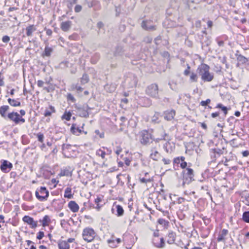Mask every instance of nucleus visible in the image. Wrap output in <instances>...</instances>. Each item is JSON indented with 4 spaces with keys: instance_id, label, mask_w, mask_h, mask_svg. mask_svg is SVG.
<instances>
[{
    "instance_id": "1",
    "label": "nucleus",
    "mask_w": 249,
    "mask_h": 249,
    "mask_svg": "<svg viewBox=\"0 0 249 249\" xmlns=\"http://www.w3.org/2000/svg\"><path fill=\"white\" fill-rule=\"evenodd\" d=\"M10 107L8 105H3L0 107V115L5 120H9L16 124H23L25 122L24 118L20 116L17 112L12 111L7 114Z\"/></svg>"
},
{
    "instance_id": "2",
    "label": "nucleus",
    "mask_w": 249,
    "mask_h": 249,
    "mask_svg": "<svg viewBox=\"0 0 249 249\" xmlns=\"http://www.w3.org/2000/svg\"><path fill=\"white\" fill-rule=\"evenodd\" d=\"M153 130L152 129H143L139 132L138 136L140 143L144 146L149 145L153 142Z\"/></svg>"
},
{
    "instance_id": "3",
    "label": "nucleus",
    "mask_w": 249,
    "mask_h": 249,
    "mask_svg": "<svg viewBox=\"0 0 249 249\" xmlns=\"http://www.w3.org/2000/svg\"><path fill=\"white\" fill-rule=\"evenodd\" d=\"M210 68L207 64H202L197 69L198 74L204 82H211L213 79V74L210 72Z\"/></svg>"
},
{
    "instance_id": "4",
    "label": "nucleus",
    "mask_w": 249,
    "mask_h": 249,
    "mask_svg": "<svg viewBox=\"0 0 249 249\" xmlns=\"http://www.w3.org/2000/svg\"><path fill=\"white\" fill-rule=\"evenodd\" d=\"M183 182L182 185L184 187L185 184H189L194 180V172L189 166L183 170L181 173Z\"/></svg>"
},
{
    "instance_id": "5",
    "label": "nucleus",
    "mask_w": 249,
    "mask_h": 249,
    "mask_svg": "<svg viewBox=\"0 0 249 249\" xmlns=\"http://www.w3.org/2000/svg\"><path fill=\"white\" fill-rule=\"evenodd\" d=\"M145 93L153 98L160 99L159 87L157 84L153 83L147 86L145 89Z\"/></svg>"
},
{
    "instance_id": "6",
    "label": "nucleus",
    "mask_w": 249,
    "mask_h": 249,
    "mask_svg": "<svg viewBox=\"0 0 249 249\" xmlns=\"http://www.w3.org/2000/svg\"><path fill=\"white\" fill-rule=\"evenodd\" d=\"M227 151L225 147L222 149L218 148H211L210 149L209 154L212 160V162H215L216 159L221 155L227 153Z\"/></svg>"
},
{
    "instance_id": "7",
    "label": "nucleus",
    "mask_w": 249,
    "mask_h": 249,
    "mask_svg": "<svg viewBox=\"0 0 249 249\" xmlns=\"http://www.w3.org/2000/svg\"><path fill=\"white\" fill-rule=\"evenodd\" d=\"M36 196L40 201L47 200L49 192L45 187H41L39 190L37 189L35 193Z\"/></svg>"
},
{
    "instance_id": "8",
    "label": "nucleus",
    "mask_w": 249,
    "mask_h": 249,
    "mask_svg": "<svg viewBox=\"0 0 249 249\" xmlns=\"http://www.w3.org/2000/svg\"><path fill=\"white\" fill-rule=\"evenodd\" d=\"M95 232L92 228H86L83 231V239L88 242L92 241L95 236Z\"/></svg>"
},
{
    "instance_id": "9",
    "label": "nucleus",
    "mask_w": 249,
    "mask_h": 249,
    "mask_svg": "<svg viewBox=\"0 0 249 249\" xmlns=\"http://www.w3.org/2000/svg\"><path fill=\"white\" fill-rule=\"evenodd\" d=\"M137 82V77L133 73H128L124 79V83L128 86L129 88L135 87Z\"/></svg>"
},
{
    "instance_id": "10",
    "label": "nucleus",
    "mask_w": 249,
    "mask_h": 249,
    "mask_svg": "<svg viewBox=\"0 0 249 249\" xmlns=\"http://www.w3.org/2000/svg\"><path fill=\"white\" fill-rule=\"evenodd\" d=\"M235 56L237 61V67L239 66H248L249 65V59L239 53L238 50L236 51Z\"/></svg>"
},
{
    "instance_id": "11",
    "label": "nucleus",
    "mask_w": 249,
    "mask_h": 249,
    "mask_svg": "<svg viewBox=\"0 0 249 249\" xmlns=\"http://www.w3.org/2000/svg\"><path fill=\"white\" fill-rule=\"evenodd\" d=\"M0 169L4 173L9 172L13 168L12 163L7 160H1L0 161Z\"/></svg>"
},
{
    "instance_id": "12",
    "label": "nucleus",
    "mask_w": 249,
    "mask_h": 249,
    "mask_svg": "<svg viewBox=\"0 0 249 249\" xmlns=\"http://www.w3.org/2000/svg\"><path fill=\"white\" fill-rule=\"evenodd\" d=\"M22 220L25 223L29 225L31 229H35L37 226V221H35L33 217L28 215L24 216L22 218Z\"/></svg>"
},
{
    "instance_id": "13",
    "label": "nucleus",
    "mask_w": 249,
    "mask_h": 249,
    "mask_svg": "<svg viewBox=\"0 0 249 249\" xmlns=\"http://www.w3.org/2000/svg\"><path fill=\"white\" fill-rule=\"evenodd\" d=\"M91 108L88 105H83L82 107L78 108L79 112V115L81 117L88 118L89 116V110Z\"/></svg>"
},
{
    "instance_id": "14",
    "label": "nucleus",
    "mask_w": 249,
    "mask_h": 249,
    "mask_svg": "<svg viewBox=\"0 0 249 249\" xmlns=\"http://www.w3.org/2000/svg\"><path fill=\"white\" fill-rule=\"evenodd\" d=\"M142 27L147 31H152L156 29V26L151 24L150 21L143 20L141 24Z\"/></svg>"
},
{
    "instance_id": "15",
    "label": "nucleus",
    "mask_w": 249,
    "mask_h": 249,
    "mask_svg": "<svg viewBox=\"0 0 249 249\" xmlns=\"http://www.w3.org/2000/svg\"><path fill=\"white\" fill-rule=\"evenodd\" d=\"M152 242L154 246L157 248L162 249L164 248L165 246V240L163 237L160 238V242H158L156 238H154Z\"/></svg>"
},
{
    "instance_id": "16",
    "label": "nucleus",
    "mask_w": 249,
    "mask_h": 249,
    "mask_svg": "<svg viewBox=\"0 0 249 249\" xmlns=\"http://www.w3.org/2000/svg\"><path fill=\"white\" fill-rule=\"evenodd\" d=\"M125 52L124 46L121 45H118L115 49L113 54L115 56H122Z\"/></svg>"
},
{
    "instance_id": "17",
    "label": "nucleus",
    "mask_w": 249,
    "mask_h": 249,
    "mask_svg": "<svg viewBox=\"0 0 249 249\" xmlns=\"http://www.w3.org/2000/svg\"><path fill=\"white\" fill-rule=\"evenodd\" d=\"M167 242L169 244H173L175 243L176 238V233L173 231H169L167 234Z\"/></svg>"
},
{
    "instance_id": "18",
    "label": "nucleus",
    "mask_w": 249,
    "mask_h": 249,
    "mask_svg": "<svg viewBox=\"0 0 249 249\" xmlns=\"http://www.w3.org/2000/svg\"><path fill=\"white\" fill-rule=\"evenodd\" d=\"M200 41L202 45V47L204 46H209L211 43L210 38L207 36L202 35L200 38Z\"/></svg>"
},
{
    "instance_id": "19",
    "label": "nucleus",
    "mask_w": 249,
    "mask_h": 249,
    "mask_svg": "<svg viewBox=\"0 0 249 249\" xmlns=\"http://www.w3.org/2000/svg\"><path fill=\"white\" fill-rule=\"evenodd\" d=\"M36 30V28L34 25H30L25 28L26 36H32L33 33Z\"/></svg>"
},
{
    "instance_id": "20",
    "label": "nucleus",
    "mask_w": 249,
    "mask_h": 249,
    "mask_svg": "<svg viewBox=\"0 0 249 249\" xmlns=\"http://www.w3.org/2000/svg\"><path fill=\"white\" fill-rule=\"evenodd\" d=\"M72 22L71 21L68 20L62 22L60 25V28L64 32H68L71 26Z\"/></svg>"
},
{
    "instance_id": "21",
    "label": "nucleus",
    "mask_w": 249,
    "mask_h": 249,
    "mask_svg": "<svg viewBox=\"0 0 249 249\" xmlns=\"http://www.w3.org/2000/svg\"><path fill=\"white\" fill-rule=\"evenodd\" d=\"M175 115V111L174 110H167L164 112V118L167 121H171L174 118Z\"/></svg>"
},
{
    "instance_id": "22",
    "label": "nucleus",
    "mask_w": 249,
    "mask_h": 249,
    "mask_svg": "<svg viewBox=\"0 0 249 249\" xmlns=\"http://www.w3.org/2000/svg\"><path fill=\"white\" fill-rule=\"evenodd\" d=\"M151 154L150 157L154 160L158 161L160 157V154L157 151L155 150V148H152L151 150Z\"/></svg>"
},
{
    "instance_id": "23",
    "label": "nucleus",
    "mask_w": 249,
    "mask_h": 249,
    "mask_svg": "<svg viewBox=\"0 0 249 249\" xmlns=\"http://www.w3.org/2000/svg\"><path fill=\"white\" fill-rule=\"evenodd\" d=\"M68 207L70 209L73 213H76L79 210L78 204L74 201H71L68 204Z\"/></svg>"
},
{
    "instance_id": "24",
    "label": "nucleus",
    "mask_w": 249,
    "mask_h": 249,
    "mask_svg": "<svg viewBox=\"0 0 249 249\" xmlns=\"http://www.w3.org/2000/svg\"><path fill=\"white\" fill-rule=\"evenodd\" d=\"M39 222L41 223L42 226L44 227L48 226L51 222V218L48 215H45L42 219L39 220Z\"/></svg>"
},
{
    "instance_id": "25",
    "label": "nucleus",
    "mask_w": 249,
    "mask_h": 249,
    "mask_svg": "<svg viewBox=\"0 0 249 249\" xmlns=\"http://www.w3.org/2000/svg\"><path fill=\"white\" fill-rule=\"evenodd\" d=\"M71 131L72 134L76 135H79V134H81L82 132L80 128L78 127L75 124H72L71 127Z\"/></svg>"
},
{
    "instance_id": "26",
    "label": "nucleus",
    "mask_w": 249,
    "mask_h": 249,
    "mask_svg": "<svg viewBox=\"0 0 249 249\" xmlns=\"http://www.w3.org/2000/svg\"><path fill=\"white\" fill-rule=\"evenodd\" d=\"M72 175V171L70 167H68L62 170L59 174L60 176H71Z\"/></svg>"
},
{
    "instance_id": "27",
    "label": "nucleus",
    "mask_w": 249,
    "mask_h": 249,
    "mask_svg": "<svg viewBox=\"0 0 249 249\" xmlns=\"http://www.w3.org/2000/svg\"><path fill=\"white\" fill-rule=\"evenodd\" d=\"M228 231L226 229H223L221 231L217 238V240L218 242L224 241L225 240V237L228 234Z\"/></svg>"
},
{
    "instance_id": "28",
    "label": "nucleus",
    "mask_w": 249,
    "mask_h": 249,
    "mask_svg": "<svg viewBox=\"0 0 249 249\" xmlns=\"http://www.w3.org/2000/svg\"><path fill=\"white\" fill-rule=\"evenodd\" d=\"M59 249H70V246L66 241H59L58 243Z\"/></svg>"
},
{
    "instance_id": "29",
    "label": "nucleus",
    "mask_w": 249,
    "mask_h": 249,
    "mask_svg": "<svg viewBox=\"0 0 249 249\" xmlns=\"http://www.w3.org/2000/svg\"><path fill=\"white\" fill-rule=\"evenodd\" d=\"M7 101L8 103L10 104V105L12 107H19L21 106L20 102L15 99L8 98Z\"/></svg>"
},
{
    "instance_id": "30",
    "label": "nucleus",
    "mask_w": 249,
    "mask_h": 249,
    "mask_svg": "<svg viewBox=\"0 0 249 249\" xmlns=\"http://www.w3.org/2000/svg\"><path fill=\"white\" fill-rule=\"evenodd\" d=\"M55 112V108L54 107L52 106H49V109H46L45 110L44 113V115L45 117H48L51 116L52 113H54Z\"/></svg>"
},
{
    "instance_id": "31",
    "label": "nucleus",
    "mask_w": 249,
    "mask_h": 249,
    "mask_svg": "<svg viewBox=\"0 0 249 249\" xmlns=\"http://www.w3.org/2000/svg\"><path fill=\"white\" fill-rule=\"evenodd\" d=\"M241 220L246 223H249V211H245L243 213Z\"/></svg>"
},
{
    "instance_id": "32",
    "label": "nucleus",
    "mask_w": 249,
    "mask_h": 249,
    "mask_svg": "<svg viewBox=\"0 0 249 249\" xmlns=\"http://www.w3.org/2000/svg\"><path fill=\"white\" fill-rule=\"evenodd\" d=\"M64 197L68 198H71L73 195L71 194V189L70 187H67L65 190Z\"/></svg>"
},
{
    "instance_id": "33",
    "label": "nucleus",
    "mask_w": 249,
    "mask_h": 249,
    "mask_svg": "<svg viewBox=\"0 0 249 249\" xmlns=\"http://www.w3.org/2000/svg\"><path fill=\"white\" fill-rule=\"evenodd\" d=\"M215 108H220L223 112L224 116H225L228 114V108L227 107L223 106L222 104H218Z\"/></svg>"
},
{
    "instance_id": "34",
    "label": "nucleus",
    "mask_w": 249,
    "mask_h": 249,
    "mask_svg": "<svg viewBox=\"0 0 249 249\" xmlns=\"http://www.w3.org/2000/svg\"><path fill=\"white\" fill-rule=\"evenodd\" d=\"M226 142L228 143V142L226 141ZM229 143L232 147L236 148L238 147L240 145H241L240 143H239L237 142V140L234 138L232 139L230 141H229Z\"/></svg>"
},
{
    "instance_id": "35",
    "label": "nucleus",
    "mask_w": 249,
    "mask_h": 249,
    "mask_svg": "<svg viewBox=\"0 0 249 249\" xmlns=\"http://www.w3.org/2000/svg\"><path fill=\"white\" fill-rule=\"evenodd\" d=\"M116 212H117L116 215L118 216H122L124 213V211L123 207L120 205H117L116 206Z\"/></svg>"
},
{
    "instance_id": "36",
    "label": "nucleus",
    "mask_w": 249,
    "mask_h": 249,
    "mask_svg": "<svg viewBox=\"0 0 249 249\" xmlns=\"http://www.w3.org/2000/svg\"><path fill=\"white\" fill-rule=\"evenodd\" d=\"M237 121L233 116H231L227 119V122L231 127H234V124Z\"/></svg>"
},
{
    "instance_id": "37",
    "label": "nucleus",
    "mask_w": 249,
    "mask_h": 249,
    "mask_svg": "<svg viewBox=\"0 0 249 249\" xmlns=\"http://www.w3.org/2000/svg\"><path fill=\"white\" fill-rule=\"evenodd\" d=\"M107 242L111 248H116L118 246L113 237H112V239H108Z\"/></svg>"
},
{
    "instance_id": "38",
    "label": "nucleus",
    "mask_w": 249,
    "mask_h": 249,
    "mask_svg": "<svg viewBox=\"0 0 249 249\" xmlns=\"http://www.w3.org/2000/svg\"><path fill=\"white\" fill-rule=\"evenodd\" d=\"M89 81V76L87 73H84L81 78V83L82 84H85Z\"/></svg>"
},
{
    "instance_id": "39",
    "label": "nucleus",
    "mask_w": 249,
    "mask_h": 249,
    "mask_svg": "<svg viewBox=\"0 0 249 249\" xmlns=\"http://www.w3.org/2000/svg\"><path fill=\"white\" fill-rule=\"evenodd\" d=\"M96 155L101 157L103 159H104L105 158L106 152L101 149H99L96 151Z\"/></svg>"
},
{
    "instance_id": "40",
    "label": "nucleus",
    "mask_w": 249,
    "mask_h": 249,
    "mask_svg": "<svg viewBox=\"0 0 249 249\" xmlns=\"http://www.w3.org/2000/svg\"><path fill=\"white\" fill-rule=\"evenodd\" d=\"M187 163L185 161V157L181 156V162L180 165V167L184 170L187 168Z\"/></svg>"
},
{
    "instance_id": "41",
    "label": "nucleus",
    "mask_w": 249,
    "mask_h": 249,
    "mask_svg": "<svg viewBox=\"0 0 249 249\" xmlns=\"http://www.w3.org/2000/svg\"><path fill=\"white\" fill-rule=\"evenodd\" d=\"M52 52H53L52 48H51L48 46H46L44 49V55L46 56H50Z\"/></svg>"
},
{
    "instance_id": "42",
    "label": "nucleus",
    "mask_w": 249,
    "mask_h": 249,
    "mask_svg": "<svg viewBox=\"0 0 249 249\" xmlns=\"http://www.w3.org/2000/svg\"><path fill=\"white\" fill-rule=\"evenodd\" d=\"M100 55L99 53H95L91 58V62L92 64H96L99 59Z\"/></svg>"
},
{
    "instance_id": "43",
    "label": "nucleus",
    "mask_w": 249,
    "mask_h": 249,
    "mask_svg": "<svg viewBox=\"0 0 249 249\" xmlns=\"http://www.w3.org/2000/svg\"><path fill=\"white\" fill-rule=\"evenodd\" d=\"M167 136H168V134L165 133H164L163 134V135H162L160 138H158L155 139L154 137L153 141H155L156 142H158L160 141H161V140H167V139H166V137Z\"/></svg>"
},
{
    "instance_id": "44",
    "label": "nucleus",
    "mask_w": 249,
    "mask_h": 249,
    "mask_svg": "<svg viewBox=\"0 0 249 249\" xmlns=\"http://www.w3.org/2000/svg\"><path fill=\"white\" fill-rule=\"evenodd\" d=\"M37 140L40 142L41 143H43L44 142V134L41 132H39L36 134Z\"/></svg>"
},
{
    "instance_id": "45",
    "label": "nucleus",
    "mask_w": 249,
    "mask_h": 249,
    "mask_svg": "<svg viewBox=\"0 0 249 249\" xmlns=\"http://www.w3.org/2000/svg\"><path fill=\"white\" fill-rule=\"evenodd\" d=\"M99 4V1L93 0L91 1L88 2V6L89 8H91Z\"/></svg>"
},
{
    "instance_id": "46",
    "label": "nucleus",
    "mask_w": 249,
    "mask_h": 249,
    "mask_svg": "<svg viewBox=\"0 0 249 249\" xmlns=\"http://www.w3.org/2000/svg\"><path fill=\"white\" fill-rule=\"evenodd\" d=\"M71 112H65L64 113V114L63 115V116H62V119H65L67 121H70L71 119Z\"/></svg>"
},
{
    "instance_id": "47",
    "label": "nucleus",
    "mask_w": 249,
    "mask_h": 249,
    "mask_svg": "<svg viewBox=\"0 0 249 249\" xmlns=\"http://www.w3.org/2000/svg\"><path fill=\"white\" fill-rule=\"evenodd\" d=\"M140 181L141 183L146 184L148 182H150L152 181V179L149 178H140Z\"/></svg>"
},
{
    "instance_id": "48",
    "label": "nucleus",
    "mask_w": 249,
    "mask_h": 249,
    "mask_svg": "<svg viewBox=\"0 0 249 249\" xmlns=\"http://www.w3.org/2000/svg\"><path fill=\"white\" fill-rule=\"evenodd\" d=\"M43 89L50 92L54 90V87L53 85L50 84L48 87H43Z\"/></svg>"
},
{
    "instance_id": "49",
    "label": "nucleus",
    "mask_w": 249,
    "mask_h": 249,
    "mask_svg": "<svg viewBox=\"0 0 249 249\" xmlns=\"http://www.w3.org/2000/svg\"><path fill=\"white\" fill-rule=\"evenodd\" d=\"M190 80L191 82H196L197 81V75L194 72H192L190 76Z\"/></svg>"
},
{
    "instance_id": "50",
    "label": "nucleus",
    "mask_w": 249,
    "mask_h": 249,
    "mask_svg": "<svg viewBox=\"0 0 249 249\" xmlns=\"http://www.w3.org/2000/svg\"><path fill=\"white\" fill-rule=\"evenodd\" d=\"M69 64V62L67 61L61 62L59 65V67L61 69H65L68 67Z\"/></svg>"
},
{
    "instance_id": "51",
    "label": "nucleus",
    "mask_w": 249,
    "mask_h": 249,
    "mask_svg": "<svg viewBox=\"0 0 249 249\" xmlns=\"http://www.w3.org/2000/svg\"><path fill=\"white\" fill-rule=\"evenodd\" d=\"M67 98L68 101H70L72 103H75L76 101V99L74 98L73 96L70 93L67 94Z\"/></svg>"
},
{
    "instance_id": "52",
    "label": "nucleus",
    "mask_w": 249,
    "mask_h": 249,
    "mask_svg": "<svg viewBox=\"0 0 249 249\" xmlns=\"http://www.w3.org/2000/svg\"><path fill=\"white\" fill-rule=\"evenodd\" d=\"M72 89H76L78 92H81L83 89L80 86H78L77 84L76 85H72Z\"/></svg>"
},
{
    "instance_id": "53",
    "label": "nucleus",
    "mask_w": 249,
    "mask_h": 249,
    "mask_svg": "<svg viewBox=\"0 0 249 249\" xmlns=\"http://www.w3.org/2000/svg\"><path fill=\"white\" fill-rule=\"evenodd\" d=\"M158 222L160 224L163 225L164 226L167 225L169 223L168 221L165 220L163 218L159 219Z\"/></svg>"
},
{
    "instance_id": "54",
    "label": "nucleus",
    "mask_w": 249,
    "mask_h": 249,
    "mask_svg": "<svg viewBox=\"0 0 249 249\" xmlns=\"http://www.w3.org/2000/svg\"><path fill=\"white\" fill-rule=\"evenodd\" d=\"M180 162H181V157H178L176 158H174V159L173 160V164L174 165L175 164H177V165H178V164H180ZM174 168H175V167H174ZM175 170L176 169V168H175Z\"/></svg>"
},
{
    "instance_id": "55",
    "label": "nucleus",
    "mask_w": 249,
    "mask_h": 249,
    "mask_svg": "<svg viewBox=\"0 0 249 249\" xmlns=\"http://www.w3.org/2000/svg\"><path fill=\"white\" fill-rule=\"evenodd\" d=\"M211 102V100L210 99H207L205 101H202L200 103V105L202 106L205 107L208 105Z\"/></svg>"
},
{
    "instance_id": "56",
    "label": "nucleus",
    "mask_w": 249,
    "mask_h": 249,
    "mask_svg": "<svg viewBox=\"0 0 249 249\" xmlns=\"http://www.w3.org/2000/svg\"><path fill=\"white\" fill-rule=\"evenodd\" d=\"M143 41L146 43H150L152 41V38L149 36H146L143 38Z\"/></svg>"
},
{
    "instance_id": "57",
    "label": "nucleus",
    "mask_w": 249,
    "mask_h": 249,
    "mask_svg": "<svg viewBox=\"0 0 249 249\" xmlns=\"http://www.w3.org/2000/svg\"><path fill=\"white\" fill-rule=\"evenodd\" d=\"M95 133L99 136L100 138H104V132L103 131H100L99 130H95Z\"/></svg>"
},
{
    "instance_id": "58",
    "label": "nucleus",
    "mask_w": 249,
    "mask_h": 249,
    "mask_svg": "<svg viewBox=\"0 0 249 249\" xmlns=\"http://www.w3.org/2000/svg\"><path fill=\"white\" fill-rule=\"evenodd\" d=\"M102 200L101 199V198L99 197H97L95 199V204H96L97 205V206L96 207V208L98 210H99L100 208V207L99 206V203L100 202H101Z\"/></svg>"
},
{
    "instance_id": "59",
    "label": "nucleus",
    "mask_w": 249,
    "mask_h": 249,
    "mask_svg": "<svg viewBox=\"0 0 249 249\" xmlns=\"http://www.w3.org/2000/svg\"><path fill=\"white\" fill-rule=\"evenodd\" d=\"M82 7L81 5L77 4L74 7V11L76 13H79L81 11Z\"/></svg>"
},
{
    "instance_id": "60",
    "label": "nucleus",
    "mask_w": 249,
    "mask_h": 249,
    "mask_svg": "<svg viewBox=\"0 0 249 249\" xmlns=\"http://www.w3.org/2000/svg\"><path fill=\"white\" fill-rule=\"evenodd\" d=\"M44 236V233L43 231H39L37 233L36 238L38 240L41 239Z\"/></svg>"
},
{
    "instance_id": "61",
    "label": "nucleus",
    "mask_w": 249,
    "mask_h": 249,
    "mask_svg": "<svg viewBox=\"0 0 249 249\" xmlns=\"http://www.w3.org/2000/svg\"><path fill=\"white\" fill-rule=\"evenodd\" d=\"M161 40V37L160 36H158L157 37H156L154 39V42L157 45H158L160 44V42Z\"/></svg>"
},
{
    "instance_id": "62",
    "label": "nucleus",
    "mask_w": 249,
    "mask_h": 249,
    "mask_svg": "<svg viewBox=\"0 0 249 249\" xmlns=\"http://www.w3.org/2000/svg\"><path fill=\"white\" fill-rule=\"evenodd\" d=\"M71 145H70V144H63L62 145V149L63 150H70L71 149Z\"/></svg>"
},
{
    "instance_id": "63",
    "label": "nucleus",
    "mask_w": 249,
    "mask_h": 249,
    "mask_svg": "<svg viewBox=\"0 0 249 249\" xmlns=\"http://www.w3.org/2000/svg\"><path fill=\"white\" fill-rule=\"evenodd\" d=\"M10 40V37L8 36H4L2 38V41L4 43H7Z\"/></svg>"
},
{
    "instance_id": "64",
    "label": "nucleus",
    "mask_w": 249,
    "mask_h": 249,
    "mask_svg": "<svg viewBox=\"0 0 249 249\" xmlns=\"http://www.w3.org/2000/svg\"><path fill=\"white\" fill-rule=\"evenodd\" d=\"M190 66L189 65V64H187V69H186L184 71V74L185 75L187 76V75H189V74L190 73Z\"/></svg>"
}]
</instances>
